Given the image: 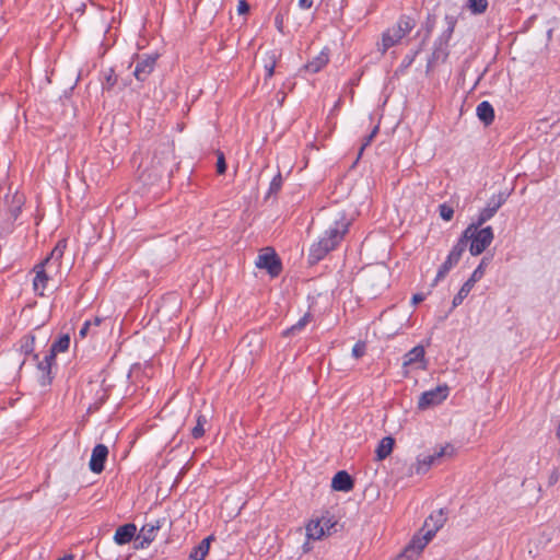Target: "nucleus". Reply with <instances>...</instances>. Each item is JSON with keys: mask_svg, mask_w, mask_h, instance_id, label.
<instances>
[{"mask_svg": "<svg viewBox=\"0 0 560 560\" xmlns=\"http://www.w3.org/2000/svg\"><path fill=\"white\" fill-rule=\"evenodd\" d=\"M65 249L66 243L63 241L58 242L50 255L33 268V290L37 295L44 296L50 288V282L55 281V278L60 275Z\"/></svg>", "mask_w": 560, "mask_h": 560, "instance_id": "f257e3e1", "label": "nucleus"}, {"mask_svg": "<svg viewBox=\"0 0 560 560\" xmlns=\"http://www.w3.org/2000/svg\"><path fill=\"white\" fill-rule=\"evenodd\" d=\"M350 222L342 215L329 226L320 238L311 245L308 253V262L315 265L326 257V255L334 250L343 240L348 233Z\"/></svg>", "mask_w": 560, "mask_h": 560, "instance_id": "f03ea898", "label": "nucleus"}, {"mask_svg": "<svg viewBox=\"0 0 560 560\" xmlns=\"http://www.w3.org/2000/svg\"><path fill=\"white\" fill-rule=\"evenodd\" d=\"M24 198L15 192L7 195L0 203V238L12 233L14 223L21 213Z\"/></svg>", "mask_w": 560, "mask_h": 560, "instance_id": "7ed1b4c3", "label": "nucleus"}, {"mask_svg": "<svg viewBox=\"0 0 560 560\" xmlns=\"http://www.w3.org/2000/svg\"><path fill=\"white\" fill-rule=\"evenodd\" d=\"M493 230L491 226L482 228L478 222L470 224L464 232L463 237L466 243L470 241L469 252L471 255H480L493 241Z\"/></svg>", "mask_w": 560, "mask_h": 560, "instance_id": "20e7f679", "label": "nucleus"}, {"mask_svg": "<svg viewBox=\"0 0 560 560\" xmlns=\"http://www.w3.org/2000/svg\"><path fill=\"white\" fill-rule=\"evenodd\" d=\"M416 26V21L408 15H401L397 23L387 28L382 35L380 50L385 54L390 47L400 43V40L409 34Z\"/></svg>", "mask_w": 560, "mask_h": 560, "instance_id": "39448f33", "label": "nucleus"}, {"mask_svg": "<svg viewBox=\"0 0 560 560\" xmlns=\"http://www.w3.org/2000/svg\"><path fill=\"white\" fill-rule=\"evenodd\" d=\"M444 22L446 28L441 33V35L434 43V49L428 62V69H430L438 62H444L448 56V43L453 36L455 26L457 24V18L453 14H446L444 16Z\"/></svg>", "mask_w": 560, "mask_h": 560, "instance_id": "423d86ee", "label": "nucleus"}, {"mask_svg": "<svg viewBox=\"0 0 560 560\" xmlns=\"http://www.w3.org/2000/svg\"><path fill=\"white\" fill-rule=\"evenodd\" d=\"M465 249H466V242L464 240H458V242L451 249L445 261L439 268L432 285H436L438 282L443 280L446 277V275L450 272V270L459 262Z\"/></svg>", "mask_w": 560, "mask_h": 560, "instance_id": "0eeeda50", "label": "nucleus"}, {"mask_svg": "<svg viewBox=\"0 0 560 560\" xmlns=\"http://www.w3.org/2000/svg\"><path fill=\"white\" fill-rule=\"evenodd\" d=\"M172 158V150L168 147H165L160 153H154L151 159L150 165H144L143 163L139 164V168L142 170L141 176L143 177L147 172L148 178L151 177H160L162 175V171L164 170L165 163H167Z\"/></svg>", "mask_w": 560, "mask_h": 560, "instance_id": "6e6552de", "label": "nucleus"}, {"mask_svg": "<svg viewBox=\"0 0 560 560\" xmlns=\"http://www.w3.org/2000/svg\"><path fill=\"white\" fill-rule=\"evenodd\" d=\"M450 394V387L446 384L439 385L433 389L421 394L418 400V408L425 410L430 407L442 404Z\"/></svg>", "mask_w": 560, "mask_h": 560, "instance_id": "1a4fd4ad", "label": "nucleus"}, {"mask_svg": "<svg viewBox=\"0 0 560 560\" xmlns=\"http://www.w3.org/2000/svg\"><path fill=\"white\" fill-rule=\"evenodd\" d=\"M161 527V520H155L154 522L144 524L136 537V548H147L155 539L156 533L160 530Z\"/></svg>", "mask_w": 560, "mask_h": 560, "instance_id": "9d476101", "label": "nucleus"}, {"mask_svg": "<svg viewBox=\"0 0 560 560\" xmlns=\"http://www.w3.org/2000/svg\"><path fill=\"white\" fill-rule=\"evenodd\" d=\"M506 197L503 192H500L498 195H493L487 206L480 211L478 219L476 222H478V225H482L487 221H489L495 212L502 207V205L505 202Z\"/></svg>", "mask_w": 560, "mask_h": 560, "instance_id": "9b49d317", "label": "nucleus"}, {"mask_svg": "<svg viewBox=\"0 0 560 560\" xmlns=\"http://www.w3.org/2000/svg\"><path fill=\"white\" fill-rule=\"evenodd\" d=\"M256 266L266 269L272 277H277L281 271V262L273 250L258 255Z\"/></svg>", "mask_w": 560, "mask_h": 560, "instance_id": "f8f14e48", "label": "nucleus"}, {"mask_svg": "<svg viewBox=\"0 0 560 560\" xmlns=\"http://www.w3.org/2000/svg\"><path fill=\"white\" fill-rule=\"evenodd\" d=\"M108 456V448L104 444H97L92 451L91 459L89 463L90 469L94 474H101L104 470V465Z\"/></svg>", "mask_w": 560, "mask_h": 560, "instance_id": "ddd939ff", "label": "nucleus"}, {"mask_svg": "<svg viewBox=\"0 0 560 560\" xmlns=\"http://www.w3.org/2000/svg\"><path fill=\"white\" fill-rule=\"evenodd\" d=\"M156 58L153 56L140 57L136 63L133 75L139 81H144L154 70Z\"/></svg>", "mask_w": 560, "mask_h": 560, "instance_id": "4468645a", "label": "nucleus"}, {"mask_svg": "<svg viewBox=\"0 0 560 560\" xmlns=\"http://www.w3.org/2000/svg\"><path fill=\"white\" fill-rule=\"evenodd\" d=\"M419 364L418 368L425 370V351L422 346H416L404 355V368Z\"/></svg>", "mask_w": 560, "mask_h": 560, "instance_id": "2eb2a0df", "label": "nucleus"}, {"mask_svg": "<svg viewBox=\"0 0 560 560\" xmlns=\"http://www.w3.org/2000/svg\"><path fill=\"white\" fill-rule=\"evenodd\" d=\"M137 526L133 523H127L119 526L114 535V541L118 546L126 545L137 537Z\"/></svg>", "mask_w": 560, "mask_h": 560, "instance_id": "dca6fc26", "label": "nucleus"}, {"mask_svg": "<svg viewBox=\"0 0 560 560\" xmlns=\"http://www.w3.org/2000/svg\"><path fill=\"white\" fill-rule=\"evenodd\" d=\"M353 486V480L346 470L338 471L331 480V488L336 491L349 492Z\"/></svg>", "mask_w": 560, "mask_h": 560, "instance_id": "f3484780", "label": "nucleus"}, {"mask_svg": "<svg viewBox=\"0 0 560 560\" xmlns=\"http://www.w3.org/2000/svg\"><path fill=\"white\" fill-rule=\"evenodd\" d=\"M329 61L328 50H322L316 57L305 65V70L311 73H317L320 71Z\"/></svg>", "mask_w": 560, "mask_h": 560, "instance_id": "a211bd4d", "label": "nucleus"}, {"mask_svg": "<svg viewBox=\"0 0 560 560\" xmlns=\"http://www.w3.org/2000/svg\"><path fill=\"white\" fill-rule=\"evenodd\" d=\"M213 540V536H208L202 539L199 545L194 547L189 553L190 560H205L209 553L211 541Z\"/></svg>", "mask_w": 560, "mask_h": 560, "instance_id": "6ab92c4d", "label": "nucleus"}, {"mask_svg": "<svg viewBox=\"0 0 560 560\" xmlns=\"http://www.w3.org/2000/svg\"><path fill=\"white\" fill-rule=\"evenodd\" d=\"M427 532L421 538H413L409 547L406 549V552H409L411 550H416L417 552H420L423 550V548L429 544V541L433 538L435 533L438 532L433 527H427Z\"/></svg>", "mask_w": 560, "mask_h": 560, "instance_id": "aec40b11", "label": "nucleus"}, {"mask_svg": "<svg viewBox=\"0 0 560 560\" xmlns=\"http://www.w3.org/2000/svg\"><path fill=\"white\" fill-rule=\"evenodd\" d=\"M477 117L486 125H490L494 119V109L492 105L483 101L480 104H478L476 108Z\"/></svg>", "mask_w": 560, "mask_h": 560, "instance_id": "412c9836", "label": "nucleus"}, {"mask_svg": "<svg viewBox=\"0 0 560 560\" xmlns=\"http://www.w3.org/2000/svg\"><path fill=\"white\" fill-rule=\"evenodd\" d=\"M55 355L48 352L42 361L38 362L37 368L42 372V383L45 385L50 382V370L55 362Z\"/></svg>", "mask_w": 560, "mask_h": 560, "instance_id": "4be33fe9", "label": "nucleus"}, {"mask_svg": "<svg viewBox=\"0 0 560 560\" xmlns=\"http://www.w3.org/2000/svg\"><path fill=\"white\" fill-rule=\"evenodd\" d=\"M435 464L439 465L444 458H452L455 455V447L451 444H445L436 447L432 454Z\"/></svg>", "mask_w": 560, "mask_h": 560, "instance_id": "5701e85b", "label": "nucleus"}, {"mask_svg": "<svg viewBox=\"0 0 560 560\" xmlns=\"http://www.w3.org/2000/svg\"><path fill=\"white\" fill-rule=\"evenodd\" d=\"M434 465L436 464L430 454L419 455L413 465V470L416 474L421 475L427 472Z\"/></svg>", "mask_w": 560, "mask_h": 560, "instance_id": "b1692460", "label": "nucleus"}, {"mask_svg": "<svg viewBox=\"0 0 560 560\" xmlns=\"http://www.w3.org/2000/svg\"><path fill=\"white\" fill-rule=\"evenodd\" d=\"M306 536L310 539H320L325 536V529L323 527V523L318 521V518L311 520L306 525Z\"/></svg>", "mask_w": 560, "mask_h": 560, "instance_id": "393cba45", "label": "nucleus"}, {"mask_svg": "<svg viewBox=\"0 0 560 560\" xmlns=\"http://www.w3.org/2000/svg\"><path fill=\"white\" fill-rule=\"evenodd\" d=\"M394 439L392 436L383 438L376 448V457L378 460L385 459L393 451Z\"/></svg>", "mask_w": 560, "mask_h": 560, "instance_id": "a878e982", "label": "nucleus"}, {"mask_svg": "<svg viewBox=\"0 0 560 560\" xmlns=\"http://www.w3.org/2000/svg\"><path fill=\"white\" fill-rule=\"evenodd\" d=\"M276 65H277L276 51L266 52V55L264 57V68H265L267 78H271L273 75Z\"/></svg>", "mask_w": 560, "mask_h": 560, "instance_id": "bb28decb", "label": "nucleus"}, {"mask_svg": "<svg viewBox=\"0 0 560 560\" xmlns=\"http://www.w3.org/2000/svg\"><path fill=\"white\" fill-rule=\"evenodd\" d=\"M70 346V337L68 335H63L58 338L55 342H52L49 352H51L55 357L57 353L66 352Z\"/></svg>", "mask_w": 560, "mask_h": 560, "instance_id": "cd10ccee", "label": "nucleus"}, {"mask_svg": "<svg viewBox=\"0 0 560 560\" xmlns=\"http://www.w3.org/2000/svg\"><path fill=\"white\" fill-rule=\"evenodd\" d=\"M474 285L475 284L468 280L462 285L458 293L453 299V302H452L453 307H457L458 305H460L463 303V301L467 298V295L472 290Z\"/></svg>", "mask_w": 560, "mask_h": 560, "instance_id": "c85d7f7f", "label": "nucleus"}, {"mask_svg": "<svg viewBox=\"0 0 560 560\" xmlns=\"http://www.w3.org/2000/svg\"><path fill=\"white\" fill-rule=\"evenodd\" d=\"M102 320L103 319L97 316L94 317L93 319L85 320L79 330V336L81 338H85L93 329L101 325Z\"/></svg>", "mask_w": 560, "mask_h": 560, "instance_id": "c756f323", "label": "nucleus"}, {"mask_svg": "<svg viewBox=\"0 0 560 560\" xmlns=\"http://www.w3.org/2000/svg\"><path fill=\"white\" fill-rule=\"evenodd\" d=\"M467 8L472 14H482L488 8V0H468Z\"/></svg>", "mask_w": 560, "mask_h": 560, "instance_id": "7c9ffc66", "label": "nucleus"}, {"mask_svg": "<svg viewBox=\"0 0 560 560\" xmlns=\"http://www.w3.org/2000/svg\"><path fill=\"white\" fill-rule=\"evenodd\" d=\"M311 319L312 316L308 313L304 314V316L301 317L296 324L292 325L284 331V335H294L300 332L311 322Z\"/></svg>", "mask_w": 560, "mask_h": 560, "instance_id": "2f4dec72", "label": "nucleus"}, {"mask_svg": "<svg viewBox=\"0 0 560 560\" xmlns=\"http://www.w3.org/2000/svg\"><path fill=\"white\" fill-rule=\"evenodd\" d=\"M430 522L433 523V528L439 530L445 522V516L443 514V511L440 510L435 515L432 514L429 516V518L424 523V527H430Z\"/></svg>", "mask_w": 560, "mask_h": 560, "instance_id": "473e14b6", "label": "nucleus"}, {"mask_svg": "<svg viewBox=\"0 0 560 560\" xmlns=\"http://www.w3.org/2000/svg\"><path fill=\"white\" fill-rule=\"evenodd\" d=\"M34 336H24L20 341V350L24 354H30L34 351Z\"/></svg>", "mask_w": 560, "mask_h": 560, "instance_id": "72a5a7b5", "label": "nucleus"}, {"mask_svg": "<svg viewBox=\"0 0 560 560\" xmlns=\"http://www.w3.org/2000/svg\"><path fill=\"white\" fill-rule=\"evenodd\" d=\"M206 423H207V418L203 415H199L197 417V423L191 430V435L195 439H199L203 435V433H205L203 427Z\"/></svg>", "mask_w": 560, "mask_h": 560, "instance_id": "f704fd0d", "label": "nucleus"}, {"mask_svg": "<svg viewBox=\"0 0 560 560\" xmlns=\"http://www.w3.org/2000/svg\"><path fill=\"white\" fill-rule=\"evenodd\" d=\"M487 259L486 258H482L481 262L479 264V266L474 270V272L471 273V276L469 277L468 281H470L471 283L476 284L477 281H479L483 275H485V269L487 267Z\"/></svg>", "mask_w": 560, "mask_h": 560, "instance_id": "c9c22d12", "label": "nucleus"}, {"mask_svg": "<svg viewBox=\"0 0 560 560\" xmlns=\"http://www.w3.org/2000/svg\"><path fill=\"white\" fill-rule=\"evenodd\" d=\"M439 212H440V217L444 221H451L454 215L453 208L446 203H442L439 206Z\"/></svg>", "mask_w": 560, "mask_h": 560, "instance_id": "e433bc0d", "label": "nucleus"}, {"mask_svg": "<svg viewBox=\"0 0 560 560\" xmlns=\"http://www.w3.org/2000/svg\"><path fill=\"white\" fill-rule=\"evenodd\" d=\"M318 521L320 523H323V527L325 529V535H330L331 528H334V526L336 525V523L334 522L332 517H330V516H322L320 518H318Z\"/></svg>", "mask_w": 560, "mask_h": 560, "instance_id": "4c0bfd02", "label": "nucleus"}, {"mask_svg": "<svg viewBox=\"0 0 560 560\" xmlns=\"http://www.w3.org/2000/svg\"><path fill=\"white\" fill-rule=\"evenodd\" d=\"M281 185H282V177H281V174L279 173L277 176L273 177V179L270 183V188H269L270 192H277L278 190H280Z\"/></svg>", "mask_w": 560, "mask_h": 560, "instance_id": "58836bf2", "label": "nucleus"}, {"mask_svg": "<svg viewBox=\"0 0 560 560\" xmlns=\"http://www.w3.org/2000/svg\"><path fill=\"white\" fill-rule=\"evenodd\" d=\"M226 170V164H225V158H224V154L222 152H219L218 153V160H217V172L219 174H223Z\"/></svg>", "mask_w": 560, "mask_h": 560, "instance_id": "ea45409f", "label": "nucleus"}, {"mask_svg": "<svg viewBox=\"0 0 560 560\" xmlns=\"http://www.w3.org/2000/svg\"><path fill=\"white\" fill-rule=\"evenodd\" d=\"M365 353V345L363 342H358L352 348V355L355 359L361 358Z\"/></svg>", "mask_w": 560, "mask_h": 560, "instance_id": "a19ab883", "label": "nucleus"}, {"mask_svg": "<svg viewBox=\"0 0 560 560\" xmlns=\"http://www.w3.org/2000/svg\"><path fill=\"white\" fill-rule=\"evenodd\" d=\"M418 51H413L407 56H405L404 60L401 61L400 69H407L412 65V62L416 59Z\"/></svg>", "mask_w": 560, "mask_h": 560, "instance_id": "79ce46f5", "label": "nucleus"}, {"mask_svg": "<svg viewBox=\"0 0 560 560\" xmlns=\"http://www.w3.org/2000/svg\"><path fill=\"white\" fill-rule=\"evenodd\" d=\"M377 131H378V128L375 127L372 130V132L368 137L364 138V142L361 145L360 153H362V151L372 142V140L375 137V135L377 133Z\"/></svg>", "mask_w": 560, "mask_h": 560, "instance_id": "37998d69", "label": "nucleus"}, {"mask_svg": "<svg viewBox=\"0 0 560 560\" xmlns=\"http://www.w3.org/2000/svg\"><path fill=\"white\" fill-rule=\"evenodd\" d=\"M249 10V5L245 0H240L237 4V12L238 14H245Z\"/></svg>", "mask_w": 560, "mask_h": 560, "instance_id": "c03bdc74", "label": "nucleus"}, {"mask_svg": "<svg viewBox=\"0 0 560 560\" xmlns=\"http://www.w3.org/2000/svg\"><path fill=\"white\" fill-rule=\"evenodd\" d=\"M116 83V79L113 75V71L106 77V82L103 84L104 89H110Z\"/></svg>", "mask_w": 560, "mask_h": 560, "instance_id": "a18cd8bd", "label": "nucleus"}, {"mask_svg": "<svg viewBox=\"0 0 560 560\" xmlns=\"http://www.w3.org/2000/svg\"><path fill=\"white\" fill-rule=\"evenodd\" d=\"M299 7L302 10H308L313 7V0H299Z\"/></svg>", "mask_w": 560, "mask_h": 560, "instance_id": "49530a36", "label": "nucleus"}, {"mask_svg": "<svg viewBox=\"0 0 560 560\" xmlns=\"http://www.w3.org/2000/svg\"><path fill=\"white\" fill-rule=\"evenodd\" d=\"M434 27V19H428L427 21V31H428V34H430L432 32Z\"/></svg>", "mask_w": 560, "mask_h": 560, "instance_id": "de8ad7c7", "label": "nucleus"}, {"mask_svg": "<svg viewBox=\"0 0 560 560\" xmlns=\"http://www.w3.org/2000/svg\"><path fill=\"white\" fill-rule=\"evenodd\" d=\"M421 301H423V295H422V294H415V295L412 296V303H413V304H418V303H420Z\"/></svg>", "mask_w": 560, "mask_h": 560, "instance_id": "09e8293b", "label": "nucleus"}, {"mask_svg": "<svg viewBox=\"0 0 560 560\" xmlns=\"http://www.w3.org/2000/svg\"><path fill=\"white\" fill-rule=\"evenodd\" d=\"M58 560H74V557L72 555H66L65 557H62Z\"/></svg>", "mask_w": 560, "mask_h": 560, "instance_id": "8fccbe9b", "label": "nucleus"}]
</instances>
